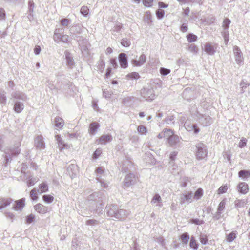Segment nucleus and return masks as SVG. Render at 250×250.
<instances>
[{
    "label": "nucleus",
    "mask_w": 250,
    "mask_h": 250,
    "mask_svg": "<svg viewBox=\"0 0 250 250\" xmlns=\"http://www.w3.org/2000/svg\"><path fill=\"white\" fill-rule=\"evenodd\" d=\"M187 40L190 43L194 42L197 40V36L193 33H189L187 36Z\"/></svg>",
    "instance_id": "obj_44"
},
{
    "label": "nucleus",
    "mask_w": 250,
    "mask_h": 250,
    "mask_svg": "<svg viewBox=\"0 0 250 250\" xmlns=\"http://www.w3.org/2000/svg\"><path fill=\"white\" fill-rule=\"evenodd\" d=\"M249 85L250 83L249 82L246 80H242L240 83V87L241 89L240 93L241 94L243 93L245 91L247 87Z\"/></svg>",
    "instance_id": "obj_31"
},
{
    "label": "nucleus",
    "mask_w": 250,
    "mask_h": 250,
    "mask_svg": "<svg viewBox=\"0 0 250 250\" xmlns=\"http://www.w3.org/2000/svg\"><path fill=\"white\" fill-rule=\"evenodd\" d=\"M192 198L193 192L192 191H185L181 195L180 203L181 204L190 203L192 202Z\"/></svg>",
    "instance_id": "obj_8"
},
{
    "label": "nucleus",
    "mask_w": 250,
    "mask_h": 250,
    "mask_svg": "<svg viewBox=\"0 0 250 250\" xmlns=\"http://www.w3.org/2000/svg\"><path fill=\"white\" fill-rule=\"evenodd\" d=\"M152 16L150 11H147L144 17V20L147 22L148 24H150L152 22Z\"/></svg>",
    "instance_id": "obj_39"
},
{
    "label": "nucleus",
    "mask_w": 250,
    "mask_h": 250,
    "mask_svg": "<svg viewBox=\"0 0 250 250\" xmlns=\"http://www.w3.org/2000/svg\"><path fill=\"white\" fill-rule=\"evenodd\" d=\"M59 29H56L53 35V39L55 42L57 43H58L61 41V37L62 36V35L59 32Z\"/></svg>",
    "instance_id": "obj_37"
},
{
    "label": "nucleus",
    "mask_w": 250,
    "mask_h": 250,
    "mask_svg": "<svg viewBox=\"0 0 250 250\" xmlns=\"http://www.w3.org/2000/svg\"><path fill=\"white\" fill-rule=\"evenodd\" d=\"M7 103L6 92L2 88L0 89V103L5 105Z\"/></svg>",
    "instance_id": "obj_27"
},
{
    "label": "nucleus",
    "mask_w": 250,
    "mask_h": 250,
    "mask_svg": "<svg viewBox=\"0 0 250 250\" xmlns=\"http://www.w3.org/2000/svg\"><path fill=\"white\" fill-rule=\"evenodd\" d=\"M225 204L226 202L225 200H223L221 201L218 207L217 210L222 212L225 208Z\"/></svg>",
    "instance_id": "obj_55"
},
{
    "label": "nucleus",
    "mask_w": 250,
    "mask_h": 250,
    "mask_svg": "<svg viewBox=\"0 0 250 250\" xmlns=\"http://www.w3.org/2000/svg\"><path fill=\"white\" fill-rule=\"evenodd\" d=\"M83 44L80 45V49L83 55L85 56L88 54V42L86 40L83 41Z\"/></svg>",
    "instance_id": "obj_28"
},
{
    "label": "nucleus",
    "mask_w": 250,
    "mask_h": 250,
    "mask_svg": "<svg viewBox=\"0 0 250 250\" xmlns=\"http://www.w3.org/2000/svg\"><path fill=\"white\" fill-rule=\"evenodd\" d=\"M13 109L17 113L21 112L24 109V104L23 102L19 101H15Z\"/></svg>",
    "instance_id": "obj_24"
},
{
    "label": "nucleus",
    "mask_w": 250,
    "mask_h": 250,
    "mask_svg": "<svg viewBox=\"0 0 250 250\" xmlns=\"http://www.w3.org/2000/svg\"><path fill=\"white\" fill-rule=\"evenodd\" d=\"M43 200L48 203H51L54 200V197L50 195H44L42 197Z\"/></svg>",
    "instance_id": "obj_45"
},
{
    "label": "nucleus",
    "mask_w": 250,
    "mask_h": 250,
    "mask_svg": "<svg viewBox=\"0 0 250 250\" xmlns=\"http://www.w3.org/2000/svg\"><path fill=\"white\" fill-rule=\"evenodd\" d=\"M96 173V180L100 183L101 186L104 188L108 187V184L102 178V175L104 173V170L102 167H98L95 170Z\"/></svg>",
    "instance_id": "obj_7"
},
{
    "label": "nucleus",
    "mask_w": 250,
    "mask_h": 250,
    "mask_svg": "<svg viewBox=\"0 0 250 250\" xmlns=\"http://www.w3.org/2000/svg\"><path fill=\"white\" fill-rule=\"evenodd\" d=\"M233 52L236 63L239 65L241 64L243 62V58L240 49L238 46H235L233 47Z\"/></svg>",
    "instance_id": "obj_11"
},
{
    "label": "nucleus",
    "mask_w": 250,
    "mask_h": 250,
    "mask_svg": "<svg viewBox=\"0 0 250 250\" xmlns=\"http://www.w3.org/2000/svg\"><path fill=\"white\" fill-rule=\"evenodd\" d=\"M238 232L237 231H233L230 233L226 235V239L227 242L230 243L232 242L237 237Z\"/></svg>",
    "instance_id": "obj_29"
},
{
    "label": "nucleus",
    "mask_w": 250,
    "mask_h": 250,
    "mask_svg": "<svg viewBox=\"0 0 250 250\" xmlns=\"http://www.w3.org/2000/svg\"><path fill=\"white\" fill-rule=\"evenodd\" d=\"M20 144H16L13 147H10L9 149L7 150V151H8V152L11 154L12 156H17L20 153Z\"/></svg>",
    "instance_id": "obj_26"
},
{
    "label": "nucleus",
    "mask_w": 250,
    "mask_h": 250,
    "mask_svg": "<svg viewBox=\"0 0 250 250\" xmlns=\"http://www.w3.org/2000/svg\"><path fill=\"white\" fill-rule=\"evenodd\" d=\"M34 209L39 213L44 214L48 211V208L39 203L34 206Z\"/></svg>",
    "instance_id": "obj_22"
},
{
    "label": "nucleus",
    "mask_w": 250,
    "mask_h": 250,
    "mask_svg": "<svg viewBox=\"0 0 250 250\" xmlns=\"http://www.w3.org/2000/svg\"><path fill=\"white\" fill-rule=\"evenodd\" d=\"M112 140V137L110 134L102 135L97 141L101 144H106L107 143L110 142Z\"/></svg>",
    "instance_id": "obj_23"
},
{
    "label": "nucleus",
    "mask_w": 250,
    "mask_h": 250,
    "mask_svg": "<svg viewBox=\"0 0 250 250\" xmlns=\"http://www.w3.org/2000/svg\"><path fill=\"white\" fill-rule=\"evenodd\" d=\"M13 200L11 198H3L0 200V210L7 207L12 203Z\"/></svg>",
    "instance_id": "obj_21"
},
{
    "label": "nucleus",
    "mask_w": 250,
    "mask_h": 250,
    "mask_svg": "<svg viewBox=\"0 0 250 250\" xmlns=\"http://www.w3.org/2000/svg\"><path fill=\"white\" fill-rule=\"evenodd\" d=\"M194 115L197 117L199 122L204 126H208L210 125L213 122L212 119L208 115H203L196 111Z\"/></svg>",
    "instance_id": "obj_5"
},
{
    "label": "nucleus",
    "mask_w": 250,
    "mask_h": 250,
    "mask_svg": "<svg viewBox=\"0 0 250 250\" xmlns=\"http://www.w3.org/2000/svg\"><path fill=\"white\" fill-rule=\"evenodd\" d=\"M55 126L59 128H62L64 125L63 120L62 118H61L59 116H57L55 118Z\"/></svg>",
    "instance_id": "obj_33"
},
{
    "label": "nucleus",
    "mask_w": 250,
    "mask_h": 250,
    "mask_svg": "<svg viewBox=\"0 0 250 250\" xmlns=\"http://www.w3.org/2000/svg\"><path fill=\"white\" fill-rule=\"evenodd\" d=\"M195 147L196 148L195 154L197 160H201L207 157L208 154V150L205 144L198 142L195 145Z\"/></svg>",
    "instance_id": "obj_3"
},
{
    "label": "nucleus",
    "mask_w": 250,
    "mask_h": 250,
    "mask_svg": "<svg viewBox=\"0 0 250 250\" xmlns=\"http://www.w3.org/2000/svg\"><path fill=\"white\" fill-rule=\"evenodd\" d=\"M70 21L68 19H62L61 21V24L62 26H67L70 23Z\"/></svg>",
    "instance_id": "obj_63"
},
{
    "label": "nucleus",
    "mask_w": 250,
    "mask_h": 250,
    "mask_svg": "<svg viewBox=\"0 0 250 250\" xmlns=\"http://www.w3.org/2000/svg\"><path fill=\"white\" fill-rule=\"evenodd\" d=\"M237 189L239 192L245 194L249 191V187L245 182H240L237 186Z\"/></svg>",
    "instance_id": "obj_19"
},
{
    "label": "nucleus",
    "mask_w": 250,
    "mask_h": 250,
    "mask_svg": "<svg viewBox=\"0 0 250 250\" xmlns=\"http://www.w3.org/2000/svg\"><path fill=\"white\" fill-rule=\"evenodd\" d=\"M39 194L46 192L48 190V185L45 183H42L39 186V189H37Z\"/></svg>",
    "instance_id": "obj_30"
},
{
    "label": "nucleus",
    "mask_w": 250,
    "mask_h": 250,
    "mask_svg": "<svg viewBox=\"0 0 250 250\" xmlns=\"http://www.w3.org/2000/svg\"><path fill=\"white\" fill-rule=\"evenodd\" d=\"M230 23V20L229 19L226 18L224 20L222 26L224 28L225 31H227V30L229 29Z\"/></svg>",
    "instance_id": "obj_48"
},
{
    "label": "nucleus",
    "mask_w": 250,
    "mask_h": 250,
    "mask_svg": "<svg viewBox=\"0 0 250 250\" xmlns=\"http://www.w3.org/2000/svg\"><path fill=\"white\" fill-rule=\"evenodd\" d=\"M228 187L227 185L221 186L218 189L217 192L218 194L225 193L228 190Z\"/></svg>",
    "instance_id": "obj_51"
},
{
    "label": "nucleus",
    "mask_w": 250,
    "mask_h": 250,
    "mask_svg": "<svg viewBox=\"0 0 250 250\" xmlns=\"http://www.w3.org/2000/svg\"><path fill=\"white\" fill-rule=\"evenodd\" d=\"M4 153L5 155L4 156L5 158V167H6L8 164L11 162L12 158L14 156H12L11 154L8 151H7L6 149L4 150Z\"/></svg>",
    "instance_id": "obj_35"
},
{
    "label": "nucleus",
    "mask_w": 250,
    "mask_h": 250,
    "mask_svg": "<svg viewBox=\"0 0 250 250\" xmlns=\"http://www.w3.org/2000/svg\"><path fill=\"white\" fill-rule=\"evenodd\" d=\"M170 70L169 69L161 67L160 69V73L162 75L166 76L170 73Z\"/></svg>",
    "instance_id": "obj_54"
},
{
    "label": "nucleus",
    "mask_w": 250,
    "mask_h": 250,
    "mask_svg": "<svg viewBox=\"0 0 250 250\" xmlns=\"http://www.w3.org/2000/svg\"><path fill=\"white\" fill-rule=\"evenodd\" d=\"M136 182L135 175L132 173H130L126 176L124 181V187L127 188L130 186L134 184Z\"/></svg>",
    "instance_id": "obj_10"
},
{
    "label": "nucleus",
    "mask_w": 250,
    "mask_h": 250,
    "mask_svg": "<svg viewBox=\"0 0 250 250\" xmlns=\"http://www.w3.org/2000/svg\"><path fill=\"white\" fill-rule=\"evenodd\" d=\"M11 97L15 101H19L20 100H21V101L24 102L27 99L26 95L20 91L13 92L11 93Z\"/></svg>",
    "instance_id": "obj_13"
},
{
    "label": "nucleus",
    "mask_w": 250,
    "mask_h": 250,
    "mask_svg": "<svg viewBox=\"0 0 250 250\" xmlns=\"http://www.w3.org/2000/svg\"><path fill=\"white\" fill-rule=\"evenodd\" d=\"M127 78L128 79H135L137 80L140 78V76L138 72H133L130 73L128 74L126 76Z\"/></svg>",
    "instance_id": "obj_41"
},
{
    "label": "nucleus",
    "mask_w": 250,
    "mask_h": 250,
    "mask_svg": "<svg viewBox=\"0 0 250 250\" xmlns=\"http://www.w3.org/2000/svg\"><path fill=\"white\" fill-rule=\"evenodd\" d=\"M35 146L37 148L43 149L45 147L43 137L41 135L37 136L35 139Z\"/></svg>",
    "instance_id": "obj_16"
},
{
    "label": "nucleus",
    "mask_w": 250,
    "mask_h": 250,
    "mask_svg": "<svg viewBox=\"0 0 250 250\" xmlns=\"http://www.w3.org/2000/svg\"><path fill=\"white\" fill-rule=\"evenodd\" d=\"M104 61L103 60H101L98 65L97 68L100 71H103L104 67Z\"/></svg>",
    "instance_id": "obj_64"
},
{
    "label": "nucleus",
    "mask_w": 250,
    "mask_h": 250,
    "mask_svg": "<svg viewBox=\"0 0 250 250\" xmlns=\"http://www.w3.org/2000/svg\"><path fill=\"white\" fill-rule=\"evenodd\" d=\"M105 210L107 216L114 220L124 221L129 215V210L120 208L115 204H107Z\"/></svg>",
    "instance_id": "obj_2"
},
{
    "label": "nucleus",
    "mask_w": 250,
    "mask_h": 250,
    "mask_svg": "<svg viewBox=\"0 0 250 250\" xmlns=\"http://www.w3.org/2000/svg\"><path fill=\"white\" fill-rule=\"evenodd\" d=\"M146 56L142 54L138 60L133 59L131 60V63L135 66H141L143 65L146 62Z\"/></svg>",
    "instance_id": "obj_17"
},
{
    "label": "nucleus",
    "mask_w": 250,
    "mask_h": 250,
    "mask_svg": "<svg viewBox=\"0 0 250 250\" xmlns=\"http://www.w3.org/2000/svg\"><path fill=\"white\" fill-rule=\"evenodd\" d=\"M203 195V190L202 188H199L193 195V198L198 200L200 199Z\"/></svg>",
    "instance_id": "obj_36"
},
{
    "label": "nucleus",
    "mask_w": 250,
    "mask_h": 250,
    "mask_svg": "<svg viewBox=\"0 0 250 250\" xmlns=\"http://www.w3.org/2000/svg\"><path fill=\"white\" fill-rule=\"evenodd\" d=\"M121 44L124 47H129L131 44L130 40L127 38H124L121 40Z\"/></svg>",
    "instance_id": "obj_50"
},
{
    "label": "nucleus",
    "mask_w": 250,
    "mask_h": 250,
    "mask_svg": "<svg viewBox=\"0 0 250 250\" xmlns=\"http://www.w3.org/2000/svg\"><path fill=\"white\" fill-rule=\"evenodd\" d=\"M34 3L33 0H29L28 1V10L30 14L34 11Z\"/></svg>",
    "instance_id": "obj_59"
},
{
    "label": "nucleus",
    "mask_w": 250,
    "mask_h": 250,
    "mask_svg": "<svg viewBox=\"0 0 250 250\" xmlns=\"http://www.w3.org/2000/svg\"><path fill=\"white\" fill-rule=\"evenodd\" d=\"M57 143L58 144V147L59 149L62 150L64 149L66 146V144L63 143V141L62 139L61 136L59 135H57L55 136Z\"/></svg>",
    "instance_id": "obj_32"
},
{
    "label": "nucleus",
    "mask_w": 250,
    "mask_h": 250,
    "mask_svg": "<svg viewBox=\"0 0 250 250\" xmlns=\"http://www.w3.org/2000/svg\"><path fill=\"white\" fill-rule=\"evenodd\" d=\"M168 139V143L170 146L172 147H181L180 145L181 142L180 140L181 138H180L177 135H172L170 138Z\"/></svg>",
    "instance_id": "obj_9"
},
{
    "label": "nucleus",
    "mask_w": 250,
    "mask_h": 250,
    "mask_svg": "<svg viewBox=\"0 0 250 250\" xmlns=\"http://www.w3.org/2000/svg\"><path fill=\"white\" fill-rule=\"evenodd\" d=\"M246 204V200L244 199H238L235 201V206L238 208L244 207Z\"/></svg>",
    "instance_id": "obj_43"
},
{
    "label": "nucleus",
    "mask_w": 250,
    "mask_h": 250,
    "mask_svg": "<svg viewBox=\"0 0 250 250\" xmlns=\"http://www.w3.org/2000/svg\"><path fill=\"white\" fill-rule=\"evenodd\" d=\"M185 129L188 132H193L195 134L200 131V129L196 124H194L189 120H187L184 124Z\"/></svg>",
    "instance_id": "obj_6"
},
{
    "label": "nucleus",
    "mask_w": 250,
    "mask_h": 250,
    "mask_svg": "<svg viewBox=\"0 0 250 250\" xmlns=\"http://www.w3.org/2000/svg\"><path fill=\"white\" fill-rule=\"evenodd\" d=\"M98 224V221L95 219L87 220L86 222V225L94 226Z\"/></svg>",
    "instance_id": "obj_60"
},
{
    "label": "nucleus",
    "mask_w": 250,
    "mask_h": 250,
    "mask_svg": "<svg viewBox=\"0 0 250 250\" xmlns=\"http://www.w3.org/2000/svg\"><path fill=\"white\" fill-rule=\"evenodd\" d=\"M238 176L243 179H246L250 177V171L247 170H241L238 172Z\"/></svg>",
    "instance_id": "obj_34"
},
{
    "label": "nucleus",
    "mask_w": 250,
    "mask_h": 250,
    "mask_svg": "<svg viewBox=\"0 0 250 250\" xmlns=\"http://www.w3.org/2000/svg\"><path fill=\"white\" fill-rule=\"evenodd\" d=\"M190 222L196 225H201L203 224L204 221L203 220H200L198 218H194L190 220Z\"/></svg>",
    "instance_id": "obj_61"
},
{
    "label": "nucleus",
    "mask_w": 250,
    "mask_h": 250,
    "mask_svg": "<svg viewBox=\"0 0 250 250\" xmlns=\"http://www.w3.org/2000/svg\"><path fill=\"white\" fill-rule=\"evenodd\" d=\"M178 154V152L174 151L172 152L170 154L169 158L170 159V164H173V161L175 160L176 157Z\"/></svg>",
    "instance_id": "obj_52"
},
{
    "label": "nucleus",
    "mask_w": 250,
    "mask_h": 250,
    "mask_svg": "<svg viewBox=\"0 0 250 250\" xmlns=\"http://www.w3.org/2000/svg\"><path fill=\"white\" fill-rule=\"evenodd\" d=\"M25 201L24 198L16 200L12 207V209L16 211H21L25 206Z\"/></svg>",
    "instance_id": "obj_14"
},
{
    "label": "nucleus",
    "mask_w": 250,
    "mask_h": 250,
    "mask_svg": "<svg viewBox=\"0 0 250 250\" xmlns=\"http://www.w3.org/2000/svg\"><path fill=\"white\" fill-rule=\"evenodd\" d=\"M140 100L151 101L154 99L155 95L153 88L144 87L140 90Z\"/></svg>",
    "instance_id": "obj_4"
},
{
    "label": "nucleus",
    "mask_w": 250,
    "mask_h": 250,
    "mask_svg": "<svg viewBox=\"0 0 250 250\" xmlns=\"http://www.w3.org/2000/svg\"><path fill=\"white\" fill-rule=\"evenodd\" d=\"M163 132L165 137H167L168 138L174 135L173 130L170 129H164L163 130Z\"/></svg>",
    "instance_id": "obj_46"
},
{
    "label": "nucleus",
    "mask_w": 250,
    "mask_h": 250,
    "mask_svg": "<svg viewBox=\"0 0 250 250\" xmlns=\"http://www.w3.org/2000/svg\"><path fill=\"white\" fill-rule=\"evenodd\" d=\"M180 239L183 244L187 245L189 239V235L187 232L184 233L180 236Z\"/></svg>",
    "instance_id": "obj_38"
},
{
    "label": "nucleus",
    "mask_w": 250,
    "mask_h": 250,
    "mask_svg": "<svg viewBox=\"0 0 250 250\" xmlns=\"http://www.w3.org/2000/svg\"><path fill=\"white\" fill-rule=\"evenodd\" d=\"M188 50L193 53L196 54L198 51V49L196 45L194 44H191L189 45Z\"/></svg>",
    "instance_id": "obj_49"
},
{
    "label": "nucleus",
    "mask_w": 250,
    "mask_h": 250,
    "mask_svg": "<svg viewBox=\"0 0 250 250\" xmlns=\"http://www.w3.org/2000/svg\"><path fill=\"white\" fill-rule=\"evenodd\" d=\"M119 62L121 67L126 68L128 66V60L127 55L124 53L119 54L118 56Z\"/></svg>",
    "instance_id": "obj_15"
},
{
    "label": "nucleus",
    "mask_w": 250,
    "mask_h": 250,
    "mask_svg": "<svg viewBox=\"0 0 250 250\" xmlns=\"http://www.w3.org/2000/svg\"><path fill=\"white\" fill-rule=\"evenodd\" d=\"M36 178H31L27 181V185L28 187L33 186L37 181Z\"/></svg>",
    "instance_id": "obj_58"
},
{
    "label": "nucleus",
    "mask_w": 250,
    "mask_h": 250,
    "mask_svg": "<svg viewBox=\"0 0 250 250\" xmlns=\"http://www.w3.org/2000/svg\"><path fill=\"white\" fill-rule=\"evenodd\" d=\"M65 59L66 60V64L68 68L72 69L75 64L74 60L73 58L72 55L68 51L66 50L64 52Z\"/></svg>",
    "instance_id": "obj_12"
},
{
    "label": "nucleus",
    "mask_w": 250,
    "mask_h": 250,
    "mask_svg": "<svg viewBox=\"0 0 250 250\" xmlns=\"http://www.w3.org/2000/svg\"><path fill=\"white\" fill-rule=\"evenodd\" d=\"M137 131L141 134H145L146 132V128L143 125H139L137 128Z\"/></svg>",
    "instance_id": "obj_62"
},
{
    "label": "nucleus",
    "mask_w": 250,
    "mask_h": 250,
    "mask_svg": "<svg viewBox=\"0 0 250 250\" xmlns=\"http://www.w3.org/2000/svg\"><path fill=\"white\" fill-rule=\"evenodd\" d=\"M35 219V215L32 214H30V215H28L26 217V222L27 224H30L34 221Z\"/></svg>",
    "instance_id": "obj_57"
},
{
    "label": "nucleus",
    "mask_w": 250,
    "mask_h": 250,
    "mask_svg": "<svg viewBox=\"0 0 250 250\" xmlns=\"http://www.w3.org/2000/svg\"><path fill=\"white\" fill-rule=\"evenodd\" d=\"M164 11L162 9H158L156 11V15L158 19H161L164 17Z\"/></svg>",
    "instance_id": "obj_56"
},
{
    "label": "nucleus",
    "mask_w": 250,
    "mask_h": 250,
    "mask_svg": "<svg viewBox=\"0 0 250 250\" xmlns=\"http://www.w3.org/2000/svg\"><path fill=\"white\" fill-rule=\"evenodd\" d=\"M162 201V199L161 196L158 194H156L154 195V196L153 197L152 200L151 201V203L152 204H155L157 203L156 205L157 206H160V205H158L159 203H160Z\"/></svg>",
    "instance_id": "obj_40"
},
{
    "label": "nucleus",
    "mask_w": 250,
    "mask_h": 250,
    "mask_svg": "<svg viewBox=\"0 0 250 250\" xmlns=\"http://www.w3.org/2000/svg\"><path fill=\"white\" fill-rule=\"evenodd\" d=\"M189 245L190 248L193 250H196L198 249V245L196 243L195 238L193 236L191 237Z\"/></svg>",
    "instance_id": "obj_47"
},
{
    "label": "nucleus",
    "mask_w": 250,
    "mask_h": 250,
    "mask_svg": "<svg viewBox=\"0 0 250 250\" xmlns=\"http://www.w3.org/2000/svg\"><path fill=\"white\" fill-rule=\"evenodd\" d=\"M204 51L209 55H213L216 52L215 48L210 43H207L205 44Z\"/></svg>",
    "instance_id": "obj_20"
},
{
    "label": "nucleus",
    "mask_w": 250,
    "mask_h": 250,
    "mask_svg": "<svg viewBox=\"0 0 250 250\" xmlns=\"http://www.w3.org/2000/svg\"><path fill=\"white\" fill-rule=\"evenodd\" d=\"M100 127V124L96 122L91 123L89 125V132L90 134L94 135L96 134L98 129Z\"/></svg>",
    "instance_id": "obj_25"
},
{
    "label": "nucleus",
    "mask_w": 250,
    "mask_h": 250,
    "mask_svg": "<svg viewBox=\"0 0 250 250\" xmlns=\"http://www.w3.org/2000/svg\"><path fill=\"white\" fill-rule=\"evenodd\" d=\"M77 170V166L74 164L69 165L67 169V172L71 179L76 177Z\"/></svg>",
    "instance_id": "obj_18"
},
{
    "label": "nucleus",
    "mask_w": 250,
    "mask_h": 250,
    "mask_svg": "<svg viewBox=\"0 0 250 250\" xmlns=\"http://www.w3.org/2000/svg\"><path fill=\"white\" fill-rule=\"evenodd\" d=\"M106 199L104 191L95 192L89 195L87 199L86 205L91 212H95L99 215L102 214L104 207V201Z\"/></svg>",
    "instance_id": "obj_1"
},
{
    "label": "nucleus",
    "mask_w": 250,
    "mask_h": 250,
    "mask_svg": "<svg viewBox=\"0 0 250 250\" xmlns=\"http://www.w3.org/2000/svg\"><path fill=\"white\" fill-rule=\"evenodd\" d=\"M81 13L84 16H87L89 13V9L86 6H83L80 10Z\"/></svg>",
    "instance_id": "obj_53"
},
{
    "label": "nucleus",
    "mask_w": 250,
    "mask_h": 250,
    "mask_svg": "<svg viewBox=\"0 0 250 250\" xmlns=\"http://www.w3.org/2000/svg\"><path fill=\"white\" fill-rule=\"evenodd\" d=\"M38 190L36 188L32 189L30 192V197L33 201H36L38 198Z\"/></svg>",
    "instance_id": "obj_42"
}]
</instances>
